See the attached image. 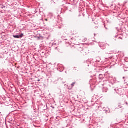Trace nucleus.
I'll return each mask as SVG.
<instances>
[{
  "label": "nucleus",
  "mask_w": 128,
  "mask_h": 128,
  "mask_svg": "<svg viewBox=\"0 0 128 128\" xmlns=\"http://www.w3.org/2000/svg\"><path fill=\"white\" fill-rule=\"evenodd\" d=\"M113 92H116V94H119L120 96H124L126 94V93L124 92V90L122 88H115Z\"/></svg>",
  "instance_id": "nucleus-1"
},
{
  "label": "nucleus",
  "mask_w": 128,
  "mask_h": 128,
  "mask_svg": "<svg viewBox=\"0 0 128 128\" xmlns=\"http://www.w3.org/2000/svg\"><path fill=\"white\" fill-rule=\"evenodd\" d=\"M99 46L100 48H106V46H110V44H104V43H100L99 44Z\"/></svg>",
  "instance_id": "nucleus-2"
},
{
  "label": "nucleus",
  "mask_w": 128,
  "mask_h": 128,
  "mask_svg": "<svg viewBox=\"0 0 128 128\" xmlns=\"http://www.w3.org/2000/svg\"><path fill=\"white\" fill-rule=\"evenodd\" d=\"M64 66H62V65H60L58 66V70H59V72H64Z\"/></svg>",
  "instance_id": "nucleus-3"
},
{
  "label": "nucleus",
  "mask_w": 128,
  "mask_h": 128,
  "mask_svg": "<svg viewBox=\"0 0 128 128\" xmlns=\"http://www.w3.org/2000/svg\"><path fill=\"white\" fill-rule=\"evenodd\" d=\"M14 38H22L24 36V34H22L20 35H14Z\"/></svg>",
  "instance_id": "nucleus-4"
},
{
  "label": "nucleus",
  "mask_w": 128,
  "mask_h": 128,
  "mask_svg": "<svg viewBox=\"0 0 128 128\" xmlns=\"http://www.w3.org/2000/svg\"><path fill=\"white\" fill-rule=\"evenodd\" d=\"M108 86L110 87L112 86H114V82H112V81H106Z\"/></svg>",
  "instance_id": "nucleus-5"
},
{
  "label": "nucleus",
  "mask_w": 128,
  "mask_h": 128,
  "mask_svg": "<svg viewBox=\"0 0 128 128\" xmlns=\"http://www.w3.org/2000/svg\"><path fill=\"white\" fill-rule=\"evenodd\" d=\"M104 78V75L102 74L99 75V80H102Z\"/></svg>",
  "instance_id": "nucleus-6"
},
{
  "label": "nucleus",
  "mask_w": 128,
  "mask_h": 128,
  "mask_svg": "<svg viewBox=\"0 0 128 128\" xmlns=\"http://www.w3.org/2000/svg\"><path fill=\"white\" fill-rule=\"evenodd\" d=\"M104 112H105V114H110V109H108L104 110Z\"/></svg>",
  "instance_id": "nucleus-7"
},
{
  "label": "nucleus",
  "mask_w": 128,
  "mask_h": 128,
  "mask_svg": "<svg viewBox=\"0 0 128 128\" xmlns=\"http://www.w3.org/2000/svg\"><path fill=\"white\" fill-rule=\"evenodd\" d=\"M74 84H76V82H73V83L72 84V87L74 86Z\"/></svg>",
  "instance_id": "nucleus-8"
},
{
  "label": "nucleus",
  "mask_w": 128,
  "mask_h": 128,
  "mask_svg": "<svg viewBox=\"0 0 128 128\" xmlns=\"http://www.w3.org/2000/svg\"><path fill=\"white\" fill-rule=\"evenodd\" d=\"M79 50H80V52H82V48H79Z\"/></svg>",
  "instance_id": "nucleus-9"
},
{
  "label": "nucleus",
  "mask_w": 128,
  "mask_h": 128,
  "mask_svg": "<svg viewBox=\"0 0 128 128\" xmlns=\"http://www.w3.org/2000/svg\"><path fill=\"white\" fill-rule=\"evenodd\" d=\"M103 92H108V90H104Z\"/></svg>",
  "instance_id": "nucleus-10"
},
{
  "label": "nucleus",
  "mask_w": 128,
  "mask_h": 128,
  "mask_svg": "<svg viewBox=\"0 0 128 128\" xmlns=\"http://www.w3.org/2000/svg\"><path fill=\"white\" fill-rule=\"evenodd\" d=\"M104 28L106 30H108V28L106 27V25H104Z\"/></svg>",
  "instance_id": "nucleus-11"
},
{
  "label": "nucleus",
  "mask_w": 128,
  "mask_h": 128,
  "mask_svg": "<svg viewBox=\"0 0 128 128\" xmlns=\"http://www.w3.org/2000/svg\"><path fill=\"white\" fill-rule=\"evenodd\" d=\"M45 20H46V22H48V19H46Z\"/></svg>",
  "instance_id": "nucleus-12"
},
{
  "label": "nucleus",
  "mask_w": 128,
  "mask_h": 128,
  "mask_svg": "<svg viewBox=\"0 0 128 128\" xmlns=\"http://www.w3.org/2000/svg\"><path fill=\"white\" fill-rule=\"evenodd\" d=\"M118 106L120 107V108H122V106Z\"/></svg>",
  "instance_id": "nucleus-13"
},
{
  "label": "nucleus",
  "mask_w": 128,
  "mask_h": 128,
  "mask_svg": "<svg viewBox=\"0 0 128 128\" xmlns=\"http://www.w3.org/2000/svg\"><path fill=\"white\" fill-rule=\"evenodd\" d=\"M58 48H55V50H58Z\"/></svg>",
  "instance_id": "nucleus-14"
},
{
  "label": "nucleus",
  "mask_w": 128,
  "mask_h": 128,
  "mask_svg": "<svg viewBox=\"0 0 128 128\" xmlns=\"http://www.w3.org/2000/svg\"><path fill=\"white\" fill-rule=\"evenodd\" d=\"M118 38H120L121 40H122V38H121L120 37Z\"/></svg>",
  "instance_id": "nucleus-15"
},
{
  "label": "nucleus",
  "mask_w": 128,
  "mask_h": 128,
  "mask_svg": "<svg viewBox=\"0 0 128 128\" xmlns=\"http://www.w3.org/2000/svg\"><path fill=\"white\" fill-rule=\"evenodd\" d=\"M124 78H126L125 77H123V80H124Z\"/></svg>",
  "instance_id": "nucleus-16"
},
{
  "label": "nucleus",
  "mask_w": 128,
  "mask_h": 128,
  "mask_svg": "<svg viewBox=\"0 0 128 128\" xmlns=\"http://www.w3.org/2000/svg\"><path fill=\"white\" fill-rule=\"evenodd\" d=\"M40 80H38V82H40Z\"/></svg>",
  "instance_id": "nucleus-17"
},
{
  "label": "nucleus",
  "mask_w": 128,
  "mask_h": 128,
  "mask_svg": "<svg viewBox=\"0 0 128 128\" xmlns=\"http://www.w3.org/2000/svg\"><path fill=\"white\" fill-rule=\"evenodd\" d=\"M115 38H116V36Z\"/></svg>",
  "instance_id": "nucleus-18"
},
{
  "label": "nucleus",
  "mask_w": 128,
  "mask_h": 128,
  "mask_svg": "<svg viewBox=\"0 0 128 128\" xmlns=\"http://www.w3.org/2000/svg\"><path fill=\"white\" fill-rule=\"evenodd\" d=\"M124 82H126V80H124Z\"/></svg>",
  "instance_id": "nucleus-19"
}]
</instances>
